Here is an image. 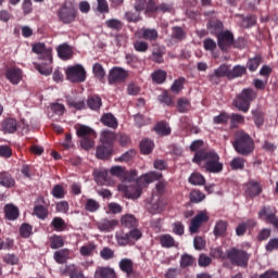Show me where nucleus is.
Returning <instances> with one entry per match:
<instances>
[{
  "instance_id": "f257e3e1",
  "label": "nucleus",
  "mask_w": 278,
  "mask_h": 278,
  "mask_svg": "<svg viewBox=\"0 0 278 278\" xmlns=\"http://www.w3.org/2000/svg\"><path fill=\"white\" fill-rule=\"evenodd\" d=\"M163 175L160 172H149L141 175L134 182H123L117 186L119 192H124L127 199H140L142 189L147 188L149 184L162 179Z\"/></svg>"
},
{
  "instance_id": "f03ea898",
  "label": "nucleus",
  "mask_w": 278,
  "mask_h": 278,
  "mask_svg": "<svg viewBox=\"0 0 278 278\" xmlns=\"http://www.w3.org/2000/svg\"><path fill=\"white\" fill-rule=\"evenodd\" d=\"M193 164L205 162L206 173L218 174L223 170V163H220V156L214 151L198 150L192 159Z\"/></svg>"
},
{
  "instance_id": "7ed1b4c3",
  "label": "nucleus",
  "mask_w": 278,
  "mask_h": 278,
  "mask_svg": "<svg viewBox=\"0 0 278 278\" xmlns=\"http://www.w3.org/2000/svg\"><path fill=\"white\" fill-rule=\"evenodd\" d=\"M117 244L119 247H127V244H135L142 238V231H140L138 228H134L129 230L128 232H125V230H119L115 235Z\"/></svg>"
},
{
  "instance_id": "20e7f679",
  "label": "nucleus",
  "mask_w": 278,
  "mask_h": 278,
  "mask_svg": "<svg viewBox=\"0 0 278 278\" xmlns=\"http://www.w3.org/2000/svg\"><path fill=\"white\" fill-rule=\"evenodd\" d=\"M65 75L67 81H71V84H84L86 81V68L81 64L68 66Z\"/></svg>"
},
{
  "instance_id": "39448f33",
  "label": "nucleus",
  "mask_w": 278,
  "mask_h": 278,
  "mask_svg": "<svg viewBox=\"0 0 278 278\" xmlns=\"http://www.w3.org/2000/svg\"><path fill=\"white\" fill-rule=\"evenodd\" d=\"M127 77H129V72L123 67L115 66L110 70L108 81L110 86H114L115 84H123V81L127 80Z\"/></svg>"
},
{
  "instance_id": "423d86ee",
  "label": "nucleus",
  "mask_w": 278,
  "mask_h": 278,
  "mask_svg": "<svg viewBox=\"0 0 278 278\" xmlns=\"http://www.w3.org/2000/svg\"><path fill=\"white\" fill-rule=\"evenodd\" d=\"M59 21L64 23V25H68L74 23L75 18H77V11L73 7H68L63 4L56 12Z\"/></svg>"
},
{
  "instance_id": "0eeeda50",
  "label": "nucleus",
  "mask_w": 278,
  "mask_h": 278,
  "mask_svg": "<svg viewBox=\"0 0 278 278\" xmlns=\"http://www.w3.org/2000/svg\"><path fill=\"white\" fill-rule=\"evenodd\" d=\"M226 258L233 266H244V250L231 248L226 252Z\"/></svg>"
},
{
  "instance_id": "6e6552de",
  "label": "nucleus",
  "mask_w": 278,
  "mask_h": 278,
  "mask_svg": "<svg viewBox=\"0 0 278 278\" xmlns=\"http://www.w3.org/2000/svg\"><path fill=\"white\" fill-rule=\"evenodd\" d=\"M52 49L47 48L45 43L38 42L33 46V52L37 53L39 56V60L47 59L48 64H53V55H52Z\"/></svg>"
},
{
  "instance_id": "1a4fd4ad",
  "label": "nucleus",
  "mask_w": 278,
  "mask_h": 278,
  "mask_svg": "<svg viewBox=\"0 0 278 278\" xmlns=\"http://www.w3.org/2000/svg\"><path fill=\"white\" fill-rule=\"evenodd\" d=\"M217 45L220 51H227L233 45V34L229 30L217 34Z\"/></svg>"
},
{
  "instance_id": "9d476101",
  "label": "nucleus",
  "mask_w": 278,
  "mask_h": 278,
  "mask_svg": "<svg viewBox=\"0 0 278 278\" xmlns=\"http://www.w3.org/2000/svg\"><path fill=\"white\" fill-rule=\"evenodd\" d=\"M4 75L13 86H18L23 80V70L16 66L8 67Z\"/></svg>"
},
{
  "instance_id": "9b49d317",
  "label": "nucleus",
  "mask_w": 278,
  "mask_h": 278,
  "mask_svg": "<svg viewBox=\"0 0 278 278\" xmlns=\"http://www.w3.org/2000/svg\"><path fill=\"white\" fill-rule=\"evenodd\" d=\"M93 278H116V271L110 266H98Z\"/></svg>"
},
{
  "instance_id": "f8f14e48",
  "label": "nucleus",
  "mask_w": 278,
  "mask_h": 278,
  "mask_svg": "<svg viewBox=\"0 0 278 278\" xmlns=\"http://www.w3.org/2000/svg\"><path fill=\"white\" fill-rule=\"evenodd\" d=\"M139 38L148 42H155L160 38V33L155 28H141L139 30Z\"/></svg>"
},
{
  "instance_id": "ddd939ff",
  "label": "nucleus",
  "mask_w": 278,
  "mask_h": 278,
  "mask_svg": "<svg viewBox=\"0 0 278 278\" xmlns=\"http://www.w3.org/2000/svg\"><path fill=\"white\" fill-rule=\"evenodd\" d=\"M207 220H210V217H207V214H205L204 212L198 214L193 219H191L189 231L191 233H197V231H199V227H201L203 223H207Z\"/></svg>"
},
{
  "instance_id": "4468645a",
  "label": "nucleus",
  "mask_w": 278,
  "mask_h": 278,
  "mask_svg": "<svg viewBox=\"0 0 278 278\" xmlns=\"http://www.w3.org/2000/svg\"><path fill=\"white\" fill-rule=\"evenodd\" d=\"M0 186L3 188H14L16 186V180L14 179V176L10 174V172H0Z\"/></svg>"
},
{
  "instance_id": "2eb2a0df",
  "label": "nucleus",
  "mask_w": 278,
  "mask_h": 278,
  "mask_svg": "<svg viewBox=\"0 0 278 278\" xmlns=\"http://www.w3.org/2000/svg\"><path fill=\"white\" fill-rule=\"evenodd\" d=\"M245 192L248 197H251V199H253V197H260V194H262V185L255 180H250L247 184Z\"/></svg>"
},
{
  "instance_id": "dca6fc26",
  "label": "nucleus",
  "mask_w": 278,
  "mask_h": 278,
  "mask_svg": "<svg viewBox=\"0 0 278 278\" xmlns=\"http://www.w3.org/2000/svg\"><path fill=\"white\" fill-rule=\"evenodd\" d=\"M113 149L114 147L102 143V146L98 147L96 151L98 160H108L109 157H112Z\"/></svg>"
},
{
  "instance_id": "f3484780",
  "label": "nucleus",
  "mask_w": 278,
  "mask_h": 278,
  "mask_svg": "<svg viewBox=\"0 0 278 278\" xmlns=\"http://www.w3.org/2000/svg\"><path fill=\"white\" fill-rule=\"evenodd\" d=\"M100 140L102 144L114 147V141L116 140V132L111 130H103L100 135Z\"/></svg>"
},
{
  "instance_id": "a211bd4d",
  "label": "nucleus",
  "mask_w": 278,
  "mask_h": 278,
  "mask_svg": "<svg viewBox=\"0 0 278 278\" xmlns=\"http://www.w3.org/2000/svg\"><path fill=\"white\" fill-rule=\"evenodd\" d=\"M61 60H71L73 58V49L67 43H62L56 49Z\"/></svg>"
},
{
  "instance_id": "6ab92c4d",
  "label": "nucleus",
  "mask_w": 278,
  "mask_h": 278,
  "mask_svg": "<svg viewBox=\"0 0 278 278\" xmlns=\"http://www.w3.org/2000/svg\"><path fill=\"white\" fill-rule=\"evenodd\" d=\"M93 77L99 80L100 84H105V68L101 63H96L92 66Z\"/></svg>"
},
{
  "instance_id": "aec40b11",
  "label": "nucleus",
  "mask_w": 278,
  "mask_h": 278,
  "mask_svg": "<svg viewBox=\"0 0 278 278\" xmlns=\"http://www.w3.org/2000/svg\"><path fill=\"white\" fill-rule=\"evenodd\" d=\"M164 47L160 45H153L152 60L156 64H164Z\"/></svg>"
},
{
  "instance_id": "412c9836",
  "label": "nucleus",
  "mask_w": 278,
  "mask_h": 278,
  "mask_svg": "<svg viewBox=\"0 0 278 278\" xmlns=\"http://www.w3.org/2000/svg\"><path fill=\"white\" fill-rule=\"evenodd\" d=\"M76 135L78 138H97V132L92 128L84 125L77 128Z\"/></svg>"
},
{
  "instance_id": "4be33fe9",
  "label": "nucleus",
  "mask_w": 278,
  "mask_h": 278,
  "mask_svg": "<svg viewBox=\"0 0 278 278\" xmlns=\"http://www.w3.org/2000/svg\"><path fill=\"white\" fill-rule=\"evenodd\" d=\"M154 130L159 136H170V126L168 125V122L166 121H161L156 123L154 126Z\"/></svg>"
},
{
  "instance_id": "5701e85b",
  "label": "nucleus",
  "mask_w": 278,
  "mask_h": 278,
  "mask_svg": "<svg viewBox=\"0 0 278 278\" xmlns=\"http://www.w3.org/2000/svg\"><path fill=\"white\" fill-rule=\"evenodd\" d=\"M87 105L93 112H99V110H101V105H103V102L101 100V97L94 94L88 98Z\"/></svg>"
},
{
  "instance_id": "b1692460",
  "label": "nucleus",
  "mask_w": 278,
  "mask_h": 278,
  "mask_svg": "<svg viewBox=\"0 0 278 278\" xmlns=\"http://www.w3.org/2000/svg\"><path fill=\"white\" fill-rule=\"evenodd\" d=\"M63 275H68L70 278H86L84 273L79 270L75 265H67L63 269Z\"/></svg>"
},
{
  "instance_id": "393cba45",
  "label": "nucleus",
  "mask_w": 278,
  "mask_h": 278,
  "mask_svg": "<svg viewBox=\"0 0 278 278\" xmlns=\"http://www.w3.org/2000/svg\"><path fill=\"white\" fill-rule=\"evenodd\" d=\"M101 123L111 129H116V127H118V121H116V117H114L112 113H105L102 115Z\"/></svg>"
},
{
  "instance_id": "a878e982",
  "label": "nucleus",
  "mask_w": 278,
  "mask_h": 278,
  "mask_svg": "<svg viewBox=\"0 0 278 278\" xmlns=\"http://www.w3.org/2000/svg\"><path fill=\"white\" fill-rule=\"evenodd\" d=\"M235 151L240 155H244V132H241L236 136L235 141L232 142Z\"/></svg>"
},
{
  "instance_id": "bb28decb",
  "label": "nucleus",
  "mask_w": 278,
  "mask_h": 278,
  "mask_svg": "<svg viewBox=\"0 0 278 278\" xmlns=\"http://www.w3.org/2000/svg\"><path fill=\"white\" fill-rule=\"evenodd\" d=\"M18 127L16 119L14 118H7L2 123V129L5 134H14Z\"/></svg>"
},
{
  "instance_id": "cd10ccee",
  "label": "nucleus",
  "mask_w": 278,
  "mask_h": 278,
  "mask_svg": "<svg viewBox=\"0 0 278 278\" xmlns=\"http://www.w3.org/2000/svg\"><path fill=\"white\" fill-rule=\"evenodd\" d=\"M119 268L122 273H126V275L134 274V262L130 258H122L119 261Z\"/></svg>"
},
{
  "instance_id": "c85d7f7f",
  "label": "nucleus",
  "mask_w": 278,
  "mask_h": 278,
  "mask_svg": "<svg viewBox=\"0 0 278 278\" xmlns=\"http://www.w3.org/2000/svg\"><path fill=\"white\" fill-rule=\"evenodd\" d=\"M43 62H41L40 64H35V68L36 71H38V73H40V75H49L50 73H52V68H51V63H47V58L46 59H41Z\"/></svg>"
},
{
  "instance_id": "c756f323",
  "label": "nucleus",
  "mask_w": 278,
  "mask_h": 278,
  "mask_svg": "<svg viewBox=\"0 0 278 278\" xmlns=\"http://www.w3.org/2000/svg\"><path fill=\"white\" fill-rule=\"evenodd\" d=\"M117 225L118 222L115 219H104L98 224V229H100V231H112V229H114V227Z\"/></svg>"
},
{
  "instance_id": "7c9ffc66",
  "label": "nucleus",
  "mask_w": 278,
  "mask_h": 278,
  "mask_svg": "<svg viewBox=\"0 0 278 278\" xmlns=\"http://www.w3.org/2000/svg\"><path fill=\"white\" fill-rule=\"evenodd\" d=\"M255 151V141L249 134H244V155H250Z\"/></svg>"
},
{
  "instance_id": "2f4dec72",
  "label": "nucleus",
  "mask_w": 278,
  "mask_h": 278,
  "mask_svg": "<svg viewBox=\"0 0 278 278\" xmlns=\"http://www.w3.org/2000/svg\"><path fill=\"white\" fill-rule=\"evenodd\" d=\"M155 144L150 139H143L140 142V151L143 155L152 153Z\"/></svg>"
},
{
  "instance_id": "473e14b6",
  "label": "nucleus",
  "mask_w": 278,
  "mask_h": 278,
  "mask_svg": "<svg viewBox=\"0 0 278 278\" xmlns=\"http://www.w3.org/2000/svg\"><path fill=\"white\" fill-rule=\"evenodd\" d=\"M260 64H262V55L257 54L248 61L247 66L251 73H255L260 68Z\"/></svg>"
},
{
  "instance_id": "72a5a7b5",
  "label": "nucleus",
  "mask_w": 278,
  "mask_h": 278,
  "mask_svg": "<svg viewBox=\"0 0 278 278\" xmlns=\"http://www.w3.org/2000/svg\"><path fill=\"white\" fill-rule=\"evenodd\" d=\"M207 29H210L211 34H220V31H223V22L219 20H211L208 21Z\"/></svg>"
},
{
  "instance_id": "f704fd0d",
  "label": "nucleus",
  "mask_w": 278,
  "mask_h": 278,
  "mask_svg": "<svg viewBox=\"0 0 278 278\" xmlns=\"http://www.w3.org/2000/svg\"><path fill=\"white\" fill-rule=\"evenodd\" d=\"M122 225L128 229H134V227H137L138 220L134 215H124L122 216Z\"/></svg>"
},
{
  "instance_id": "c9c22d12",
  "label": "nucleus",
  "mask_w": 278,
  "mask_h": 278,
  "mask_svg": "<svg viewBox=\"0 0 278 278\" xmlns=\"http://www.w3.org/2000/svg\"><path fill=\"white\" fill-rule=\"evenodd\" d=\"M94 175V179L100 185V186H105V184H108V170L106 169H102V170H96L93 173Z\"/></svg>"
},
{
  "instance_id": "e433bc0d",
  "label": "nucleus",
  "mask_w": 278,
  "mask_h": 278,
  "mask_svg": "<svg viewBox=\"0 0 278 278\" xmlns=\"http://www.w3.org/2000/svg\"><path fill=\"white\" fill-rule=\"evenodd\" d=\"M172 38L174 40H178V42L186 40V30H184L180 26H174L172 28Z\"/></svg>"
},
{
  "instance_id": "4c0bfd02",
  "label": "nucleus",
  "mask_w": 278,
  "mask_h": 278,
  "mask_svg": "<svg viewBox=\"0 0 278 278\" xmlns=\"http://www.w3.org/2000/svg\"><path fill=\"white\" fill-rule=\"evenodd\" d=\"M104 25L109 29H113L114 31H121V29H123V22L117 18L106 20Z\"/></svg>"
},
{
  "instance_id": "58836bf2",
  "label": "nucleus",
  "mask_w": 278,
  "mask_h": 278,
  "mask_svg": "<svg viewBox=\"0 0 278 278\" xmlns=\"http://www.w3.org/2000/svg\"><path fill=\"white\" fill-rule=\"evenodd\" d=\"M258 214L260 216L264 215L265 220H267L270 225H274V227L278 229V217L277 215H275V213H268V211L264 210L261 211Z\"/></svg>"
},
{
  "instance_id": "ea45409f",
  "label": "nucleus",
  "mask_w": 278,
  "mask_h": 278,
  "mask_svg": "<svg viewBox=\"0 0 278 278\" xmlns=\"http://www.w3.org/2000/svg\"><path fill=\"white\" fill-rule=\"evenodd\" d=\"M189 184L192 186H205V177L199 173H193L189 177Z\"/></svg>"
},
{
  "instance_id": "a19ab883",
  "label": "nucleus",
  "mask_w": 278,
  "mask_h": 278,
  "mask_svg": "<svg viewBox=\"0 0 278 278\" xmlns=\"http://www.w3.org/2000/svg\"><path fill=\"white\" fill-rule=\"evenodd\" d=\"M233 108H236L239 112H244V90L238 94L232 101Z\"/></svg>"
},
{
  "instance_id": "79ce46f5",
  "label": "nucleus",
  "mask_w": 278,
  "mask_h": 278,
  "mask_svg": "<svg viewBox=\"0 0 278 278\" xmlns=\"http://www.w3.org/2000/svg\"><path fill=\"white\" fill-rule=\"evenodd\" d=\"M184 84H186L185 77H179L178 79L174 80L170 90L174 94H179L184 90Z\"/></svg>"
},
{
  "instance_id": "37998d69",
  "label": "nucleus",
  "mask_w": 278,
  "mask_h": 278,
  "mask_svg": "<svg viewBox=\"0 0 278 278\" xmlns=\"http://www.w3.org/2000/svg\"><path fill=\"white\" fill-rule=\"evenodd\" d=\"M66 103L68 108H74V110H86V101L84 100L75 101L73 98H67Z\"/></svg>"
},
{
  "instance_id": "c03bdc74",
  "label": "nucleus",
  "mask_w": 278,
  "mask_h": 278,
  "mask_svg": "<svg viewBox=\"0 0 278 278\" xmlns=\"http://www.w3.org/2000/svg\"><path fill=\"white\" fill-rule=\"evenodd\" d=\"M64 247V238L62 236L53 235L50 237V248L62 249Z\"/></svg>"
},
{
  "instance_id": "a18cd8bd",
  "label": "nucleus",
  "mask_w": 278,
  "mask_h": 278,
  "mask_svg": "<svg viewBox=\"0 0 278 278\" xmlns=\"http://www.w3.org/2000/svg\"><path fill=\"white\" fill-rule=\"evenodd\" d=\"M225 231H227V222H224V220L217 222L214 227V236L218 238L220 236H224Z\"/></svg>"
},
{
  "instance_id": "49530a36",
  "label": "nucleus",
  "mask_w": 278,
  "mask_h": 278,
  "mask_svg": "<svg viewBox=\"0 0 278 278\" xmlns=\"http://www.w3.org/2000/svg\"><path fill=\"white\" fill-rule=\"evenodd\" d=\"M161 247L164 249H170L175 247V239L170 235H163L160 239Z\"/></svg>"
},
{
  "instance_id": "de8ad7c7",
  "label": "nucleus",
  "mask_w": 278,
  "mask_h": 278,
  "mask_svg": "<svg viewBox=\"0 0 278 278\" xmlns=\"http://www.w3.org/2000/svg\"><path fill=\"white\" fill-rule=\"evenodd\" d=\"M134 49L137 53H147L149 51V42L143 40H136L134 42Z\"/></svg>"
},
{
  "instance_id": "09e8293b",
  "label": "nucleus",
  "mask_w": 278,
  "mask_h": 278,
  "mask_svg": "<svg viewBox=\"0 0 278 278\" xmlns=\"http://www.w3.org/2000/svg\"><path fill=\"white\" fill-rule=\"evenodd\" d=\"M51 194L54 199H64L66 197V191L62 185H54Z\"/></svg>"
},
{
  "instance_id": "8fccbe9b",
  "label": "nucleus",
  "mask_w": 278,
  "mask_h": 278,
  "mask_svg": "<svg viewBox=\"0 0 278 278\" xmlns=\"http://www.w3.org/2000/svg\"><path fill=\"white\" fill-rule=\"evenodd\" d=\"M34 231V227L27 223H23L20 227V236L22 238H29Z\"/></svg>"
},
{
  "instance_id": "3c124183",
  "label": "nucleus",
  "mask_w": 278,
  "mask_h": 278,
  "mask_svg": "<svg viewBox=\"0 0 278 278\" xmlns=\"http://www.w3.org/2000/svg\"><path fill=\"white\" fill-rule=\"evenodd\" d=\"M166 72L163 70H157L154 73H152V79L155 81V84H164L166 81Z\"/></svg>"
},
{
  "instance_id": "603ef678",
  "label": "nucleus",
  "mask_w": 278,
  "mask_h": 278,
  "mask_svg": "<svg viewBox=\"0 0 278 278\" xmlns=\"http://www.w3.org/2000/svg\"><path fill=\"white\" fill-rule=\"evenodd\" d=\"M54 260L56 264H66V260H68V251L60 250L54 252Z\"/></svg>"
},
{
  "instance_id": "864d4df0",
  "label": "nucleus",
  "mask_w": 278,
  "mask_h": 278,
  "mask_svg": "<svg viewBox=\"0 0 278 278\" xmlns=\"http://www.w3.org/2000/svg\"><path fill=\"white\" fill-rule=\"evenodd\" d=\"M229 114H227L226 112H222L219 115L213 118V123L215 125H227V123H229Z\"/></svg>"
},
{
  "instance_id": "5fc2aeb1",
  "label": "nucleus",
  "mask_w": 278,
  "mask_h": 278,
  "mask_svg": "<svg viewBox=\"0 0 278 278\" xmlns=\"http://www.w3.org/2000/svg\"><path fill=\"white\" fill-rule=\"evenodd\" d=\"M124 18L128 23H138L139 21H142V16H140V13H134L131 11H127L124 14Z\"/></svg>"
},
{
  "instance_id": "6e6d98bb",
  "label": "nucleus",
  "mask_w": 278,
  "mask_h": 278,
  "mask_svg": "<svg viewBox=\"0 0 278 278\" xmlns=\"http://www.w3.org/2000/svg\"><path fill=\"white\" fill-rule=\"evenodd\" d=\"M252 118L256 127H262V125H264V114L262 113V111H258V110L252 111Z\"/></svg>"
},
{
  "instance_id": "4d7b16f0",
  "label": "nucleus",
  "mask_w": 278,
  "mask_h": 278,
  "mask_svg": "<svg viewBox=\"0 0 278 278\" xmlns=\"http://www.w3.org/2000/svg\"><path fill=\"white\" fill-rule=\"evenodd\" d=\"M194 264V257L190 254H182L180 257V267L188 268V266H192Z\"/></svg>"
},
{
  "instance_id": "13d9d810",
  "label": "nucleus",
  "mask_w": 278,
  "mask_h": 278,
  "mask_svg": "<svg viewBox=\"0 0 278 278\" xmlns=\"http://www.w3.org/2000/svg\"><path fill=\"white\" fill-rule=\"evenodd\" d=\"M51 112L56 114V116H64V112H66V106L61 103H52L50 106Z\"/></svg>"
},
{
  "instance_id": "bf43d9fd",
  "label": "nucleus",
  "mask_w": 278,
  "mask_h": 278,
  "mask_svg": "<svg viewBox=\"0 0 278 278\" xmlns=\"http://www.w3.org/2000/svg\"><path fill=\"white\" fill-rule=\"evenodd\" d=\"M205 199V193L199 191V190H193L190 192V201L191 203H201Z\"/></svg>"
},
{
  "instance_id": "052dcab7",
  "label": "nucleus",
  "mask_w": 278,
  "mask_h": 278,
  "mask_svg": "<svg viewBox=\"0 0 278 278\" xmlns=\"http://www.w3.org/2000/svg\"><path fill=\"white\" fill-rule=\"evenodd\" d=\"M159 5L154 2V0H149L146 4V14L147 16H153L155 12H157Z\"/></svg>"
},
{
  "instance_id": "680f3d73",
  "label": "nucleus",
  "mask_w": 278,
  "mask_h": 278,
  "mask_svg": "<svg viewBox=\"0 0 278 278\" xmlns=\"http://www.w3.org/2000/svg\"><path fill=\"white\" fill-rule=\"evenodd\" d=\"M188 108H190V101H188V99L180 98L177 101V110L181 114L188 112Z\"/></svg>"
},
{
  "instance_id": "e2e57ef3",
  "label": "nucleus",
  "mask_w": 278,
  "mask_h": 278,
  "mask_svg": "<svg viewBox=\"0 0 278 278\" xmlns=\"http://www.w3.org/2000/svg\"><path fill=\"white\" fill-rule=\"evenodd\" d=\"M94 138L97 137H85L80 141V146L86 151H89V149H92L94 147Z\"/></svg>"
},
{
  "instance_id": "0e129e2a",
  "label": "nucleus",
  "mask_w": 278,
  "mask_h": 278,
  "mask_svg": "<svg viewBox=\"0 0 278 278\" xmlns=\"http://www.w3.org/2000/svg\"><path fill=\"white\" fill-rule=\"evenodd\" d=\"M214 73L219 78L227 77V79H229V66L226 64L220 65L217 70L214 71Z\"/></svg>"
},
{
  "instance_id": "69168bd1",
  "label": "nucleus",
  "mask_w": 278,
  "mask_h": 278,
  "mask_svg": "<svg viewBox=\"0 0 278 278\" xmlns=\"http://www.w3.org/2000/svg\"><path fill=\"white\" fill-rule=\"evenodd\" d=\"M244 73V67L242 66H235L232 70L229 68L228 79H236V77L242 76Z\"/></svg>"
},
{
  "instance_id": "338daca9",
  "label": "nucleus",
  "mask_w": 278,
  "mask_h": 278,
  "mask_svg": "<svg viewBox=\"0 0 278 278\" xmlns=\"http://www.w3.org/2000/svg\"><path fill=\"white\" fill-rule=\"evenodd\" d=\"M255 99H257V92L255 91V89H244V101L251 102L255 101Z\"/></svg>"
},
{
  "instance_id": "774afa93",
  "label": "nucleus",
  "mask_w": 278,
  "mask_h": 278,
  "mask_svg": "<svg viewBox=\"0 0 278 278\" xmlns=\"http://www.w3.org/2000/svg\"><path fill=\"white\" fill-rule=\"evenodd\" d=\"M265 249L268 253H273V251H278V238L270 239L265 245Z\"/></svg>"
}]
</instances>
